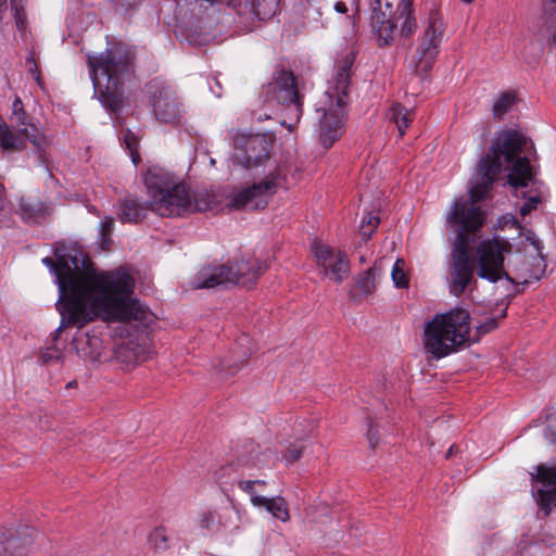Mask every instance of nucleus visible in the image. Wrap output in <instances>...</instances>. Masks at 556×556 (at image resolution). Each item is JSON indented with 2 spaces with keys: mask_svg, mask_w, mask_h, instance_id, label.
I'll use <instances>...</instances> for the list:
<instances>
[{
  "mask_svg": "<svg viewBox=\"0 0 556 556\" xmlns=\"http://www.w3.org/2000/svg\"><path fill=\"white\" fill-rule=\"evenodd\" d=\"M532 142L517 130H503L496 134L490 153L482 157L469 188L468 198L455 200L446 215V222L456 228L450 258V292L460 296L473 280V265L470 260V245L473 235L483 226L485 213L479 203L485 198L496 176L507 170L508 184L515 188L526 187L533 179L530 165Z\"/></svg>",
  "mask_w": 556,
  "mask_h": 556,
  "instance_id": "1",
  "label": "nucleus"
},
{
  "mask_svg": "<svg viewBox=\"0 0 556 556\" xmlns=\"http://www.w3.org/2000/svg\"><path fill=\"white\" fill-rule=\"evenodd\" d=\"M56 262L45 257L59 287L58 309L61 326L83 328L88 323L101 319L106 323L146 321L147 307L134 298L135 280L125 269L109 271L81 269L83 262L76 255L55 252Z\"/></svg>",
  "mask_w": 556,
  "mask_h": 556,
  "instance_id": "2",
  "label": "nucleus"
},
{
  "mask_svg": "<svg viewBox=\"0 0 556 556\" xmlns=\"http://www.w3.org/2000/svg\"><path fill=\"white\" fill-rule=\"evenodd\" d=\"M142 181L152 212L163 217H178L210 208L212 195L207 191H192L186 181L160 165H150Z\"/></svg>",
  "mask_w": 556,
  "mask_h": 556,
  "instance_id": "3",
  "label": "nucleus"
},
{
  "mask_svg": "<svg viewBox=\"0 0 556 556\" xmlns=\"http://www.w3.org/2000/svg\"><path fill=\"white\" fill-rule=\"evenodd\" d=\"M135 52L124 43H116L99 55H89L88 65L94 93L110 111L119 110L124 86L134 74Z\"/></svg>",
  "mask_w": 556,
  "mask_h": 556,
  "instance_id": "4",
  "label": "nucleus"
},
{
  "mask_svg": "<svg viewBox=\"0 0 556 556\" xmlns=\"http://www.w3.org/2000/svg\"><path fill=\"white\" fill-rule=\"evenodd\" d=\"M352 65L353 60L350 56L343 58L336 64L327 89L316 109L317 113H320L319 141L326 149L330 148L343 132Z\"/></svg>",
  "mask_w": 556,
  "mask_h": 556,
  "instance_id": "5",
  "label": "nucleus"
},
{
  "mask_svg": "<svg viewBox=\"0 0 556 556\" xmlns=\"http://www.w3.org/2000/svg\"><path fill=\"white\" fill-rule=\"evenodd\" d=\"M470 315L466 309L453 308L437 314L424 327V346L433 358L456 352L469 341Z\"/></svg>",
  "mask_w": 556,
  "mask_h": 556,
  "instance_id": "6",
  "label": "nucleus"
},
{
  "mask_svg": "<svg viewBox=\"0 0 556 556\" xmlns=\"http://www.w3.org/2000/svg\"><path fill=\"white\" fill-rule=\"evenodd\" d=\"M268 269V264L255 256L241 257L227 265H210L201 268L192 285L195 289L232 283L250 288Z\"/></svg>",
  "mask_w": 556,
  "mask_h": 556,
  "instance_id": "7",
  "label": "nucleus"
},
{
  "mask_svg": "<svg viewBox=\"0 0 556 556\" xmlns=\"http://www.w3.org/2000/svg\"><path fill=\"white\" fill-rule=\"evenodd\" d=\"M414 0H400L395 16H389L384 11L374 10L371 27L380 45H391L397 37L407 39L417 28L414 11Z\"/></svg>",
  "mask_w": 556,
  "mask_h": 556,
  "instance_id": "8",
  "label": "nucleus"
},
{
  "mask_svg": "<svg viewBox=\"0 0 556 556\" xmlns=\"http://www.w3.org/2000/svg\"><path fill=\"white\" fill-rule=\"evenodd\" d=\"M445 29L446 25L443 16L437 4L432 3L427 10L424 30L418 39L415 51L417 73L426 74L432 68L439 54Z\"/></svg>",
  "mask_w": 556,
  "mask_h": 556,
  "instance_id": "9",
  "label": "nucleus"
},
{
  "mask_svg": "<svg viewBox=\"0 0 556 556\" xmlns=\"http://www.w3.org/2000/svg\"><path fill=\"white\" fill-rule=\"evenodd\" d=\"M263 178L255 180L252 185L245 186L233 193L229 207L236 210H260L264 208L270 198L277 192L282 178L280 166L267 164Z\"/></svg>",
  "mask_w": 556,
  "mask_h": 556,
  "instance_id": "10",
  "label": "nucleus"
},
{
  "mask_svg": "<svg viewBox=\"0 0 556 556\" xmlns=\"http://www.w3.org/2000/svg\"><path fill=\"white\" fill-rule=\"evenodd\" d=\"M260 99L270 108L283 105L298 123L302 116V96L298 89L295 77L291 72L279 71L275 73L271 80L263 86Z\"/></svg>",
  "mask_w": 556,
  "mask_h": 556,
  "instance_id": "11",
  "label": "nucleus"
},
{
  "mask_svg": "<svg viewBox=\"0 0 556 556\" xmlns=\"http://www.w3.org/2000/svg\"><path fill=\"white\" fill-rule=\"evenodd\" d=\"M526 238L534 247L535 255L529 257L511 249L510 254H508V261L506 262L504 278L517 285H527L533 280H539L546 269L540 240L531 231L528 232Z\"/></svg>",
  "mask_w": 556,
  "mask_h": 556,
  "instance_id": "12",
  "label": "nucleus"
},
{
  "mask_svg": "<svg viewBox=\"0 0 556 556\" xmlns=\"http://www.w3.org/2000/svg\"><path fill=\"white\" fill-rule=\"evenodd\" d=\"M511 248V243L501 237H493L481 241L476 250L478 276L490 282L503 279Z\"/></svg>",
  "mask_w": 556,
  "mask_h": 556,
  "instance_id": "13",
  "label": "nucleus"
},
{
  "mask_svg": "<svg viewBox=\"0 0 556 556\" xmlns=\"http://www.w3.org/2000/svg\"><path fill=\"white\" fill-rule=\"evenodd\" d=\"M233 166H240L261 176L267 164H275L269 159L268 142L262 135L237 134L233 138Z\"/></svg>",
  "mask_w": 556,
  "mask_h": 556,
  "instance_id": "14",
  "label": "nucleus"
},
{
  "mask_svg": "<svg viewBox=\"0 0 556 556\" xmlns=\"http://www.w3.org/2000/svg\"><path fill=\"white\" fill-rule=\"evenodd\" d=\"M311 252L317 268L324 277H328L337 283H341L348 278L350 264L342 251L319 239H314L311 243Z\"/></svg>",
  "mask_w": 556,
  "mask_h": 556,
  "instance_id": "15",
  "label": "nucleus"
},
{
  "mask_svg": "<svg viewBox=\"0 0 556 556\" xmlns=\"http://www.w3.org/2000/svg\"><path fill=\"white\" fill-rule=\"evenodd\" d=\"M533 483V495L538 504L548 515L553 507H556V464L548 466L541 464L531 472Z\"/></svg>",
  "mask_w": 556,
  "mask_h": 556,
  "instance_id": "16",
  "label": "nucleus"
},
{
  "mask_svg": "<svg viewBox=\"0 0 556 556\" xmlns=\"http://www.w3.org/2000/svg\"><path fill=\"white\" fill-rule=\"evenodd\" d=\"M153 113L163 124L179 125L182 121V110L175 92L167 87L159 90L152 99Z\"/></svg>",
  "mask_w": 556,
  "mask_h": 556,
  "instance_id": "17",
  "label": "nucleus"
},
{
  "mask_svg": "<svg viewBox=\"0 0 556 556\" xmlns=\"http://www.w3.org/2000/svg\"><path fill=\"white\" fill-rule=\"evenodd\" d=\"M11 121L15 125L17 131L39 151H43L49 146V139L39 130V128L27 121L26 113L22 100L16 97L12 103Z\"/></svg>",
  "mask_w": 556,
  "mask_h": 556,
  "instance_id": "18",
  "label": "nucleus"
},
{
  "mask_svg": "<svg viewBox=\"0 0 556 556\" xmlns=\"http://www.w3.org/2000/svg\"><path fill=\"white\" fill-rule=\"evenodd\" d=\"M34 543V531L24 528L17 536H11L5 540V545L0 543V556H23Z\"/></svg>",
  "mask_w": 556,
  "mask_h": 556,
  "instance_id": "19",
  "label": "nucleus"
},
{
  "mask_svg": "<svg viewBox=\"0 0 556 556\" xmlns=\"http://www.w3.org/2000/svg\"><path fill=\"white\" fill-rule=\"evenodd\" d=\"M253 506L257 508H264L274 518L282 522H288L290 520L288 503L281 496L255 497L253 501Z\"/></svg>",
  "mask_w": 556,
  "mask_h": 556,
  "instance_id": "20",
  "label": "nucleus"
},
{
  "mask_svg": "<svg viewBox=\"0 0 556 556\" xmlns=\"http://www.w3.org/2000/svg\"><path fill=\"white\" fill-rule=\"evenodd\" d=\"M25 140L28 139L17 130L13 131L0 116V148L2 150L21 151L26 147Z\"/></svg>",
  "mask_w": 556,
  "mask_h": 556,
  "instance_id": "21",
  "label": "nucleus"
},
{
  "mask_svg": "<svg viewBox=\"0 0 556 556\" xmlns=\"http://www.w3.org/2000/svg\"><path fill=\"white\" fill-rule=\"evenodd\" d=\"M146 208L139 200L126 198L121 203L119 218L123 223H137L143 217Z\"/></svg>",
  "mask_w": 556,
  "mask_h": 556,
  "instance_id": "22",
  "label": "nucleus"
},
{
  "mask_svg": "<svg viewBox=\"0 0 556 556\" xmlns=\"http://www.w3.org/2000/svg\"><path fill=\"white\" fill-rule=\"evenodd\" d=\"M244 8H249L258 20L265 21L271 18L278 11L279 0H251L244 2Z\"/></svg>",
  "mask_w": 556,
  "mask_h": 556,
  "instance_id": "23",
  "label": "nucleus"
},
{
  "mask_svg": "<svg viewBox=\"0 0 556 556\" xmlns=\"http://www.w3.org/2000/svg\"><path fill=\"white\" fill-rule=\"evenodd\" d=\"M414 115L413 110H408L400 103L393 104L387 114L388 118L396 125L401 136L405 134V129L413 122Z\"/></svg>",
  "mask_w": 556,
  "mask_h": 556,
  "instance_id": "24",
  "label": "nucleus"
},
{
  "mask_svg": "<svg viewBox=\"0 0 556 556\" xmlns=\"http://www.w3.org/2000/svg\"><path fill=\"white\" fill-rule=\"evenodd\" d=\"M219 534L233 533L240 528V518L233 506L218 509Z\"/></svg>",
  "mask_w": 556,
  "mask_h": 556,
  "instance_id": "25",
  "label": "nucleus"
},
{
  "mask_svg": "<svg viewBox=\"0 0 556 556\" xmlns=\"http://www.w3.org/2000/svg\"><path fill=\"white\" fill-rule=\"evenodd\" d=\"M148 543L155 553H162L170 547V539L164 526L153 528L148 535Z\"/></svg>",
  "mask_w": 556,
  "mask_h": 556,
  "instance_id": "26",
  "label": "nucleus"
},
{
  "mask_svg": "<svg viewBox=\"0 0 556 556\" xmlns=\"http://www.w3.org/2000/svg\"><path fill=\"white\" fill-rule=\"evenodd\" d=\"M197 521L202 530H205L210 534H219L218 526V509L205 508L198 513Z\"/></svg>",
  "mask_w": 556,
  "mask_h": 556,
  "instance_id": "27",
  "label": "nucleus"
},
{
  "mask_svg": "<svg viewBox=\"0 0 556 556\" xmlns=\"http://www.w3.org/2000/svg\"><path fill=\"white\" fill-rule=\"evenodd\" d=\"M379 222L380 219L378 215L375 214L374 212H369L363 217L362 223L359 225V231L365 240L370 239L371 235L378 227Z\"/></svg>",
  "mask_w": 556,
  "mask_h": 556,
  "instance_id": "28",
  "label": "nucleus"
},
{
  "mask_svg": "<svg viewBox=\"0 0 556 556\" xmlns=\"http://www.w3.org/2000/svg\"><path fill=\"white\" fill-rule=\"evenodd\" d=\"M405 263L402 258H397L392 267L391 277L396 288H407L409 279L404 269Z\"/></svg>",
  "mask_w": 556,
  "mask_h": 556,
  "instance_id": "29",
  "label": "nucleus"
},
{
  "mask_svg": "<svg viewBox=\"0 0 556 556\" xmlns=\"http://www.w3.org/2000/svg\"><path fill=\"white\" fill-rule=\"evenodd\" d=\"M266 484L264 480H240L238 486L241 491L250 496V502L253 505L255 497H263L257 494V491Z\"/></svg>",
  "mask_w": 556,
  "mask_h": 556,
  "instance_id": "30",
  "label": "nucleus"
},
{
  "mask_svg": "<svg viewBox=\"0 0 556 556\" xmlns=\"http://www.w3.org/2000/svg\"><path fill=\"white\" fill-rule=\"evenodd\" d=\"M515 103V94L507 92L502 94L493 105V113L497 118L506 114Z\"/></svg>",
  "mask_w": 556,
  "mask_h": 556,
  "instance_id": "31",
  "label": "nucleus"
},
{
  "mask_svg": "<svg viewBox=\"0 0 556 556\" xmlns=\"http://www.w3.org/2000/svg\"><path fill=\"white\" fill-rule=\"evenodd\" d=\"M383 418V413L379 415L369 416L367 420V440L371 447H375L379 442L378 420Z\"/></svg>",
  "mask_w": 556,
  "mask_h": 556,
  "instance_id": "32",
  "label": "nucleus"
},
{
  "mask_svg": "<svg viewBox=\"0 0 556 556\" xmlns=\"http://www.w3.org/2000/svg\"><path fill=\"white\" fill-rule=\"evenodd\" d=\"M11 9L14 14V20L16 27L20 30H25L26 28V15L24 12V3L23 0H11Z\"/></svg>",
  "mask_w": 556,
  "mask_h": 556,
  "instance_id": "33",
  "label": "nucleus"
},
{
  "mask_svg": "<svg viewBox=\"0 0 556 556\" xmlns=\"http://www.w3.org/2000/svg\"><path fill=\"white\" fill-rule=\"evenodd\" d=\"M357 285L363 290L364 293H372L376 289V277L374 269L369 268L368 270H366L358 279Z\"/></svg>",
  "mask_w": 556,
  "mask_h": 556,
  "instance_id": "34",
  "label": "nucleus"
},
{
  "mask_svg": "<svg viewBox=\"0 0 556 556\" xmlns=\"http://www.w3.org/2000/svg\"><path fill=\"white\" fill-rule=\"evenodd\" d=\"M11 215V207L4 197V187L0 184V225L5 223Z\"/></svg>",
  "mask_w": 556,
  "mask_h": 556,
  "instance_id": "35",
  "label": "nucleus"
},
{
  "mask_svg": "<svg viewBox=\"0 0 556 556\" xmlns=\"http://www.w3.org/2000/svg\"><path fill=\"white\" fill-rule=\"evenodd\" d=\"M124 141L126 143L127 149L130 151L132 162L135 164H137L139 161V155L135 153L137 146H138L137 137L134 134H131L130 131H127L124 135Z\"/></svg>",
  "mask_w": 556,
  "mask_h": 556,
  "instance_id": "36",
  "label": "nucleus"
},
{
  "mask_svg": "<svg viewBox=\"0 0 556 556\" xmlns=\"http://www.w3.org/2000/svg\"><path fill=\"white\" fill-rule=\"evenodd\" d=\"M304 447L305 446H304V443L302 441L295 442V443L291 444L288 447V451H287V454H286L287 462H295V460H298L301 457Z\"/></svg>",
  "mask_w": 556,
  "mask_h": 556,
  "instance_id": "37",
  "label": "nucleus"
},
{
  "mask_svg": "<svg viewBox=\"0 0 556 556\" xmlns=\"http://www.w3.org/2000/svg\"><path fill=\"white\" fill-rule=\"evenodd\" d=\"M540 202L539 197H531L527 202H525L520 207V215L526 216L528 215L532 210H535L538 204Z\"/></svg>",
  "mask_w": 556,
  "mask_h": 556,
  "instance_id": "38",
  "label": "nucleus"
},
{
  "mask_svg": "<svg viewBox=\"0 0 556 556\" xmlns=\"http://www.w3.org/2000/svg\"><path fill=\"white\" fill-rule=\"evenodd\" d=\"M543 7L548 18L556 22V0H544Z\"/></svg>",
  "mask_w": 556,
  "mask_h": 556,
  "instance_id": "39",
  "label": "nucleus"
},
{
  "mask_svg": "<svg viewBox=\"0 0 556 556\" xmlns=\"http://www.w3.org/2000/svg\"><path fill=\"white\" fill-rule=\"evenodd\" d=\"M59 356H60L59 351L55 348H48L41 354V358H42L43 363H50L53 359H58Z\"/></svg>",
  "mask_w": 556,
  "mask_h": 556,
  "instance_id": "40",
  "label": "nucleus"
},
{
  "mask_svg": "<svg viewBox=\"0 0 556 556\" xmlns=\"http://www.w3.org/2000/svg\"><path fill=\"white\" fill-rule=\"evenodd\" d=\"M114 220L112 217L106 216L100 224V233L111 236L113 231Z\"/></svg>",
  "mask_w": 556,
  "mask_h": 556,
  "instance_id": "41",
  "label": "nucleus"
},
{
  "mask_svg": "<svg viewBox=\"0 0 556 556\" xmlns=\"http://www.w3.org/2000/svg\"><path fill=\"white\" fill-rule=\"evenodd\" d=\"M498 223H500V226L502 228H504L508 223L511 224V226L516 227V228H520V224L519 222L516 219L515 216L513 215H505V216H502L500 219H498Z\"/></svg>",
  "mask_w": 556,
  "mask_h": 556,
  "instance_id": "42",
  "label": "nucleus"
},
{
  "mask_svg": "<svg viewBox=\"0 0 556 556\" xmlns=\"http://www.w3.org/2000/svg\"><path fill=\"white\" fill-rule=\"evenodd\" d=\"M112 239H111V236L109 235H105V233H100L99 236V244L101 247L102 250L106 251L110 249L111 244H112Z\"/></svg>",
  "mask_w": 556,
  "mask_h": 556,
  "instance_id": "43",
  "label": "nucleus"
},
{
  "mask_svg": "<svg viewBox=\"0 0 556 556\" xmlns=\"http://www.w3.org/2000/svg\"><path fill=\"white\" fill-rule=\"evenodd\" d=\"M27 63L29 64V71L35 75V78L39 80V74L35 61L33 59H28Z\"/></svg>",
  "mask_w": 556,
  "mask_h": 556,
  "instance_id": "44",
  "label": "nucleus"
},
{
  "mask_svg": "<svg viewBox=\"0 0 556 556\" xmlns=\"http://www.w3.org/2000/svg\"><path fill=\"white\" fill-rule=\"evenodd\" d=\"M148 357L149 356H148L146 350L144 349H140V352L136 353V355H135V361L138 362V363L139 362H144L146 359H148Z\"/></svg>",
  "mask_w": 556,
  "mask_h": 556,
  "instance_id": "45",
  "label": "nucleus"
},
{
  "mask_svg": "<svg viewBox=\"0 0 556 556\" xmlns=\"http://www.w3.org/2000/svg\"><path fill=\"white\" fill-rule=\"evenodd\" d=\"M334 10L339 13H345L348 11V8L344 2L338 1L334 4Z\"/></svg>",
  "mask_w": 556,
  "mask_h": 556,
  "instance_id": "46",
  "label": "nucleus"
},
{
  "mask_svg": "<svg viewBox=\"0 0 556 556\" xmlns=\"http://www.w3.org/2000/svg\"><path fill=\"white\" fill-rule=\"evenodd\" d=\"M244 362H245V361H242V362L240 363V365H236V366H233V367H232V366H228V367H227V374H229V375H233V374H236L237 371H239V370H240V368L244 365Z\"/></svg>",
  "mask_w": 556,
  "mask_h": 556,
  "instance_id": "47",
  "label": "nucleus"
},
{
  "mask_svg": "<svg viewBox=\"0 0 556 556\" xmlns=\"http://www.w3.org/2000/svg\"><path fill=\"white\" fill-rule=\"evenodd\" d=\"M484 332L490 331L491 329L496 327V323L494 319H491L490 323L485 324L484 326Z\"/></svg>",
  "mask_w": 556,
  "mask_h": 556,
  "instance_id": "48",
  "label": "nucleus"
},
{
  "mask_svg": "<svg viewBox=\"0 0 556 556\" xmlns=\"http://www.w3.org/2000/svg\"><path fill=\"white\" fill-rule=\"evenodd\" d=\"M5 4L7 0H0V22L3 18V11L7 9Z\"/></svg>",
  "mask_w": 556,
  "mask_h": 556,
  "instance_id": "49",
  "label": "nucleus"
},
{
  "mask_svg": "<svg viewBox=\"0 0 556 556\" xmlns=\"http://www.w3.org/2000/svg\"><path fill=\"white\" fill-rule=\"evenodd\" d=\"M257 118L258 119H267V118H270V115L267 113H264V114H260Z\"/></svg>",
  "mask_w": 556,
  "mask_h": 556,
  "instance_id": "50",
  "label": "nucleus"
},
{
  "mask_svg": "<svg viewBox=\"0 0 556 556\" xmlns=\"http://www.w3.org/2000/svg\"><path fill=\"white\" fill-rule=\"evenodd\" d=\"M454 453V446H451L447 452V457H450Z\"/></svg>",
  "mask_w": 556,
  "mask_h": 556,
  "instance_id": "51",
  "label": "nucleus"
},
{
  "mask_svg": "<svg viewBox=\"0 0 556 556\" xmlns=\"http://www.w3.org/2000/svg\"><path fill=\"white\" fill-rule=\"evenodd\" d=\"M549 432H552V425H549L546 429V435L548 437L549 435Z\"/></svg>",
  "mask_w": 556,
  "mask_h": 556,
  "instance_id": "52",
  "label": "nucleus"
},
{
  "mask_svg": "<svg viewBox=\"0 0 556 556\" xmlns=\"http://www.w3.org/2000/svg\"><path fill=\"white\" fill-rule=\"evenodd\" d=\"M552 42L556 47V34L552 37Z\"/></svg>",
  "mask_w": 556,
  "mask_h": 556,
  "instance_id": "53",
  "label": "nucleus"
},
{
  "mask_svg": "<svg viewBox=\"0 0 556 556\" xmlns=\"http://www.w3.org/2000/svg\"><path fill=\"white\" fill-rule=\"evenodd\" d=\"M288 129L291 131L293 129V125L292 124H289L288 125Z\"/></svg>",
  "mask_w": 556,
  "mask_h": 556,
  "instance_id": "54",
  "label": "nucleus"
},
{
  "mask_svg": "<svg viewBox=\"0 0 556 556\" xmlns=\"http://www.w3.org/2000/svg\"><path fill=\"white\" fill-rule=\"evenodd\" d=\"M465 3H471L473 0H462Z\"/></svg>",
  "mask_w": 556,
  "mask_h": 556,
  "instance_id": "55",
  "label": "nucleus"
},
{
  "mask_svg": "<svg viewBox=\"0 0 556 556\" xmlns=\"http://www.w3.org/2000/svg\"><path fill=\"white\" fill-rule=\"evenodd\" d=\"M387 9L391 12V5L387 4Z\"/></svg>",
  "mask_w": 556,
  "mask_h": 556,
  "instance_id": "56",
  "label": "nucleus"
}]
</instances>
